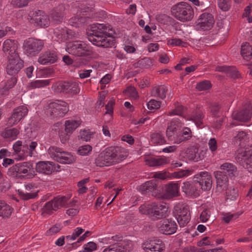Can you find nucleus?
Segmentation results:
<instances>
[{"label": "nucleus", "instance_id": "nucleus-1", "mask_svg": "<svg viewBox=\"0 0 252 252\" xmlns=\"http://www.w3.org/2000/svg\"><path fill=\"white\" fill-rule=\"evenodd\" d=\"M88 39L94 45L108 48L113 44L112 31L110 26L104 24H94L88 32Z\"/></svg>", "mask_w": 252, "mask_h": 252}, {"label": "nucleus", "instance_id": "nucleus-2", "mask_svg": "<svg viewBox=\"0 0 252 252\" xmlns=\"http://www.w3.org/2000/svg\"><path fill=\"white\" fill-rule=\"evenodd\" d=\"M127 156V151L121 147H109L99 154L95 163L99 167L110 166L120 162Z\"/></svg>", "mask_w": 252, "mask_h": 252}, {"label": "nucleus", "instance_id": "nucleus-3", "mask_svg": "<svg viewBox=\"0 0 252 252\" xmlns=\"http://www.w3.org/2000/svg\"><path fill=\"white\" fill-rule=\"evenodd\" d=\"M7 175L17 178L24 176L28 178H32L36 174L32 164L28 162H24L11 166L7 171Z\"/></svg>", "mask_w": 252, "mask_h": 252}, {"label": "nucleus", "instance_id": "nucleus-4", "mask_svg": "<svg viewBox=\"0 0 252 252\" xmlns=\"http://www.w3.org/2000/svg\"><path fill=\"white\" fill-rule=\"evenodd\" d=\"M66 51L69 54L78 57L89 56L94 53L92 47L82 41L68 43L66 45Z\"/></svg>", "mask_w": 252, "mask_h": 252}, {"label": "nucleus", "instance_id": "nucleus-5", "mask_svg": "<svg viewBox=\"0 0 252 252\" xmlns=\"http://www.w3.org/2000/svg\"><path fill=\"white\" fill-rule=\"evenodd\" d=\"M171 12L177 19L182 22L190 21L194 15L193 10L191 5L184 2H179L173 6Z\"/></svg>", "mask_w": 252, "mask_h": 252}, {"label": "nucleus", "instance_id": "nucleus-6", "mask_svg": "<svg viewBox=\"0 0 252 252\" xmlns=\"http://www.w3.org/2000/svg\"><path fill=\"white\" fill-rule=\"evenodd\" d=\"M51 158L62 164H71L75 162V157L71 153L64 151L62 149L51 146L48 150Z\"/></svg>", "mask_w": 252, "mask_h": 252}, {"label": "nucleus", "instance_id": "nucleus-7", "mask_svg": "<svg viewBox=\"0 0 252 252\" xmlns=\"http://www.w3.org/2000/svg\"><path fill=\"white\" fill-rule=\"evenodd\" d=\"M236 159L245 169L252 173V147H240L236 153Z\"/></svg>", "mask_w": 252, "mask_h": 252}, {"label": "nucleus", "instance_id": "nucleus-8", "mask_svg": "<svg viewBox=\"0 0 252 252\" xmlns=\"http://www.w3.org/2000/svg\"><path fill=\"white\" fill-rule=\"evenodd\" d=\"M68 110L69 106L66 102L57 100L49 103L47 109V114L53 118H58L63 117Z\"/></svg>", "mask_w": 252, "mask_h": 252}, {"label": "nucleus", "instance_id": "nucleus-9", "mask_svg": "<svg viewBox=\"0 0 252 252\" xmlns=\"http://www.w3.org/2000/svg\"><path fill=\"white\" fill-rule=\"evenodd\" d=\"M35 169V172L44 175H50L53 173L60 172L61 166L52 161H40L36 163Z\"/></svg>", "mask_w": 252, "mask_h": 252}, {"label": "nucleus", "instance_id": "nucleus-10", "mask_svg": "<svg viewBox=\"0 0 252 252\" xmlns=\"http://www.w3.org/2000/svg\"><path fill=\"white\" fill-rule=\"evenodd\" d=\"M23 66V61L20 59L18 54H14L13 57H7V62L5 68L7 74L17 76Z\"/></svg>", "mask_w": 252, "mask_h": 252}, {"label": "nucleus", "instance_id": "nucleus-11", "mask_svg": "<svg viewBox=\"0 0 252 252\" xmlns=\"http://www.w3.org/2000/svg\"><path fill=\"white\" fill-rule=\"evenodd\" d=\"M28 109L25 106L22 105L15 108L10 116L7 119V125L12 126L22 121L27 115Z\"/></svg>", "mask_w": 252, "mask_h": 252}, {"label": "nucleus", "instance_id": "nucleus-12", "mask_svg": "<svg viewBox=\"0 0 252 252\" xmlns=\"http://www.w3.org/2000/svg\"><path fill=\"white\" fill-rule=\"evenodd\" d=\"M53 89L58 93H65L74 94L80 91L79 85L76 82H58L52 86Z\"/></svg>", "mask_w": 252, "mask_h": 252}, {"label": "nucleus", "instance_id": "nucleus-13", "mask_svg": "<svg viewBox=\"0 0 252 252\" xmlns=\"http://www.w3.org/2000/svg\"><path fill=\"white\" fill-rule=\"evenodd\" d=\"M174 215L181 226L187 224L190 220L189 208L186 206L177 205L174 207Z\"/></svg>", "mask_w": 252, "mask_h": 252}, {"label": "nucleus", "instance_id": "nucleus-14", "mask_svg": "<svg viewBox=\"0 0 252 252\" xmlns=\"http://www.w3.org/2000/svg\"><path fill=\"white\" fill-rule=\"evenodd\" d=\"M67 200V199L65 196L55 197L44 205L43 208V212L46 214H51L53 211L63 207Z\"/></svg>", "mask_w": 252, "mask_h": 252}, {"label": "nucleus", "instance_id": "nucleus-15", "mask_svg": "<svg viewBox=\"0 0 252 252\" xmlns=\"http://www.w3.org/2000/svg\"><path fill=\"white\" fill-rule=\"evenodd\" d=\"M43 45V42L40 40L29 38L25 41L24 47L28 54L35 56L42 50Z\"/></svg>", "mask_w": 252, "mask_h": 252}, {"label": "nucleus", "instance_id": "nucleus-16", "mask_svg": "<svg viewBox=\"0 0 252 252\" xmlns=\"http://www.w3.org/2000/svg\"><path fill=\"white\" fill-rule=\"evenodd\" d=\"M214 23V17L211 14L204 13L200 15L197 20L196 28L198 30H209L213 27Z\"/></svg>", "mask_w": 252, "mask_h": 252}, {"label": "nucleus", "instance_id": "nucleus-17", "mask_svg": "<svg viewBox=\"0 0 252 252\" xmlns=\"http://www.w3.org/2000/svg\"><path fill=\"white\" fill-rule=\"evenodd\" d=\"M182 190L189 196L196 197L200 193L199 183L197 181H186L183 183Z\"/></svg>", "mask_w": 252, "mask_h": 252}, {"label": "nucleus", "instance_id": "nucleus-18", "mask_svg": "<svg viewBox=\"0 0 252 252\" xmlns=\"http://www.w3.org/2000/svg\"><path fill=\"white\" fill-rule=\"evenodd\" d=\"M164 244L159 239H151L145 241L143 244L144 249L147 252H163Z\"/></svg>", "mask_w": 252, "mask_h": 252}, {"label": "nucleus", "instance_id": "nucleus-19", "mask_svg": "<svg viewBox=\"0 0 252 252\" xmlns=\"http://www.w3.org/2000/svg\"><path fill=\"white\" fill-rule=\"evenodd\" d=\"M168 207L165 203H153L152 217L155 219H161L168 215Z\"/></svg>", "mask_w": 252, "mask_h": 252}, {"label": "nucleus", "instance_id": "nucleus-20", "mask_svg": "<svg viewBox=\"0 0 252 252\" xmlns=\"http://www.w3.org/2000/svg\"><path fill=\"white\" fill-rule=\"evenodd\" d=\"M199 178V187L204 190H209L212 188V178L210 173L206 171L201 172L199 175H196Z\"/></svg>", "mask_w": 252, "mask_h": 252}, {"label": "nucleus", "instance_id": "nucleus-21", "mask_svg": "<svg viewBox=\"0 0 252 252\" xmlns=\"http://www.w3.org/2000/svg\"><path fill=\"white\" fill-rule=\"evenodd\" d=\"M18 41L8 39L5 40L2 44V49L3 52L8 57H13L14 54H18L16 51L18 48Z\"/></svg>", "mask_w": 252, "mask_h": 252}, {"label": "nucleus", "instance_id": "nucleus-22", "mask_svg": "<svg viewBox=\"0 0 252 252\" xmlns=\"http://www.w3.org/2000/svg\"><path fill=\"white\" fill-rule=\"evenodd\" d=\"M132 249V244L129 241L110 246L105 249L102 252H128Z\"/></svg>", "mask_w": 252, "mask_h": 252}, {"label": "nucleus", "instance_id": "nucleus-23", "mask_svg": "<svg viewBox=\"0 0 252 252\" xmlns=\"http://www.w3.org/2000/svg\"><path fill=\"white\" fill-rule=\"evenodd\" d=\"M177 225L176 222L172 220L167 219L162 221L159 227V231L166 235H171L176 232Z\"/></svg>", "mask_w": 252, "mask_h": 252}, {"label": "nucleus", "instance_id": "nucleus-24", "mask_svg": "<svg viewBox=\"0 0 252 252\" xmlns=\"http://www.w3.org/2000/svg\"><path fill=\"white\" fill-rule=\"evenodd\" d=\"M183 126V124L178 119L172 120L167 125L166 131L167 137L174 141V136L177 134V131Z\"/></svg>", "mask_w": 252, "mask_h": 252}, {"label": "nucleus", "instance_id": "nucleus-25", "mask_svg": "<svg viewBox=\"0 0 252 252\" xmlns=\"http://www.w3.org/2000/svg\"><path fill=\"white\" fill-rule=\"evenodd\" d=\"M214 174L217 181V191L221 192L225 190L228 188V179L226 176L220 171H215Z\"/></svg>", "mask_w": 252, "mask_h": 252}, {"label": "nucleus", "instance_id": "nucleus-26", "mask_svg": "<svg viewBox=\"0 0 252 252\" xmlns=\"http://www.w3.org/2000/svg\"><path fill=\"white\" fill-rule=\"evenodd\" d=\"M252 113V107L250 104L248 105L246 110L232 114L233 119L240 122H247L250 120Z\"/></svg>", "mask_w": 252, "mask_h": 252}, {"label": "nucleus", "instance_id": "nucleus-27", "mask_svg": "<svg viewBox=\"0 0 252 252\" xmlns=\"http://www.w3.org/2000/svg\"><path fill=\"white\" fill-rule=\"evenodd\" d=\"M140 191L142 194L150 193L153 196L157 194V186L155 180H150L143 184L139 187Z\"/></svg>", "mask_w": 252, "mask_h": 252}, {"label": "nucleus", "instance_id": "nucleus-28", "mask_svg": "<svg viewBox=\"0 0 252 252\" xmlns=\"http://www.w3.org/2000/svg\"><path fill=\"white\" fill-rule=\"evenodd\" d=\"M25 189L27 191L26 193L20 192L21 198L24 200H28L34 198L37 195L38 190L37 188L32 184L28 183L25 185Z\"/></svg>", "mask_w": 252, "mask_h": 252}, {"label": "nucleus", "instance_id": "nucleus-29", "mask_svg": "<svg viewBox=\"0 0 252 252\" xmlns=\"http://www.w3.org/2000/svg\"><path fill=\"white\" fill-rule=\"evenodd\" d=\"M57 60V55L55 52L47 51L40 56L38 62L42 64H51L56 62Z\"/></svg>", "mask_w": 252, "mask_h": 252}, {"label": "nucleus", "instance_id": "nucleus-30", "mask_svg": "<svg viewBox=\"0 0 252 252\" xmlns=\"http://www.w3.org/2000/svg\"><path fill=\"white\" fill-rule=\"evenodd\" d=\"M185 158L189 160L198 161L201 160L203 157L198 153V149L195 147H190L187 149L185 152Z\"/></svg>", "mask_w": 252, "mask_h": 252}, {"label": "nucleus", "instance_id": "nucleus-31", "mask_svg": "<svg viewBox=\"0 0 252 252\" xmlns=\"http://www.w3.org/2000/svg\"><path fill=\"white\" fill-rule=\"evenodd\" d=\"M192 137V133L190 129L187 127H185L182 133L177 134L174 136V143L180 144L182 142L187 141L190 139Z\"/></svg>", "mask_w": 252, "mask_h": 252}, {"label": "nucleus", "instance_id": "nucleus-32", "mask_svg": "<svg viewBox=\"0 0 252 252\" xmlns=\"http://www.w3.org/2000/svg\"><path fill=\"white\" fill-rule=\"evenodd\" d=\"M179 185L176 183H171L166 187L165 197L169 199L179 195Z\"/></svg>", "mask_w": 252, "mask_h": 252}, {"label": "nucleus", "instance_id": "nucleus-33", "mask_svg": "<svg viewBox=\"0 0 252 252\" xmlns=\"http://www.w3.org/2000/svg\"><path fill=\"white\" fill-rule=\"evenodd\" d=\"M51 80L52 79L33 80L28 83L27 87L29 90L44 88L50 85Z\"/></svg>", "mask_w": 252, "mask_h": 252}, {"label": "nucleus", "instance_id": "nucleus-34", "mask_svg": "<svg viewBox=\"0 0 252 252\" xmlns=\"http://www.w3.org/2000/svg\"><path fill=\"white\" fill-rule=\"evenodd\" d=\"M89 17L84 15V14H77L70 18L69 23L72 26L79 27L88 22Z\"/></svg>", "mask_w": 252, "mask_h": 252}, {"label": "nucleus", "instance_id": "nucleus-35", "mask_svg": "<svg viewBox=\"0 0 252 252\" xmlns=\"http://www.w3.org/2000/svg\"><path fill=\"white\" fill-rule=\"evenodd\" d=\"M169 159L166 157L152 158L146 160V164L150 166H161L169 162Z\"/></svg>", "mask_w": 252, "mask_h": 252}, {"label": "nucleus", "instance_id": "nucleus-36", "mask_svg": "<svg viewBox=\"0 0 252 252\" xmlns=\"http://www.w3.org/2000/svg\"><path fill=\"white\" fill-rule=\"evenodd\" d=\"M72 32L66 29H57L54 33L61 41H64L71 36Z\"/></svg>", "mask_w": 252, "mask_h": 252}, {"label": "nucleus", "instance_id": "nucleus-37", "mask_svg": "<svg viewBox=\"0 0 252 252\" xmlns=\"http://www.w3.org/2000/svg\"><path fill=\"white\" fill-rule=\"evenodd\" d=\"M241 55L246 60H250L252 57V48L249 43H243L241 45Z\"/></svg>", "mask_w": 252, "mask_h": 252}, {"label": "nucleus", "instance_id": "nucleus-38", "mask_svg": "<svg viewBox=\"0 0 252 252\" xmlns=\"http://www.w3.org/2000/svg\"><path fill=\"white\" fill-rule=\"evenodd\" d=\"M167 88L164 86H158L154 87L151 91V95L155 97L163 99L166 96Z\"/></svg>", "mask_w": 252, "mask_h": 252}, {"label": "nucleus", "instance_id": "nucleus-39", "mask_svg": "<svg viewBox=\"0 0 252 252\" xmlns=\"http://www.w3.org/2000/svg\"><path fill=\"white\" fill-rule=\"evenodd\" d=\"M81 122L80 120H70L65 122V129L69 133H72L80 125Z\"/></svg>", "mask_w": 252, "mask_h": 252}, {"label": "nucleus", "instance_id": "nucleus-40", "mask_svg": "<svg viewBox=\"0 0 252 252\" xmlns=\"http://www.w3.org/2000/svg\"><path fill=\"white\" fill-rule=\"evenodd\" d=\"M19 134V130L16 128L5 129L2 133L3 137L10 140L15 139Z\"/></svg>", "mask_w": 252, "mask_h": 252}, {"label": "nucleus", "instance_id": "nucleus-41", "mask_svg": "<svg viewBox=\"0 0 252 252\" xmlns=\"http://www.w3.org/2000/svg\"><path fill=\"white\" fill-rule=\"evenodd\" d=\"M12 212V209L4 202L0 201V216L3 218L9 217Z\"/></svg>", "mask_w": 252, "mask_h": 252}, {"label": "nucleus", "instance_id": "nucleus-42", "mask_svg": "<svg viewBox=\"0 0 252 252\" xmlns=\"http://www.w3.org/2000/svg\"><path fill=\"white\" fill-rule=\"evenodd\" d=\"M68 209L66 211V213L69 216H74L77 215L79 210V205L77 201L73 200L68 204Z\"/></svg>", "mask_w": 252, "mask_h": 252}, {"label": "nucleus", "instance_id": "nucleus-43", "mask_svg": "<svg viewBox=\"0 0 252 252\" xmlns=\"http://www.w3.org/2000/svg\"><path fill=\"white\" fill-rule=\"evenodd\" d=\"M151 142L156 145H162L165 143V140L161 133L154 132L151 135Z\"/></svg>", "mask_w": 252, "mask_h": 252}, {"label": "nucleus", "instance_id": "nucleus-44", "mask_svg": "<svg viewBox=\"0 0 252 252\" xmlns=\"http://www.w3.org/2000/svg\"><path fill=\"white\" fill-rule=\"evenodd\" d=\"M220 169L224 173L229 176L233 175L234 173L236 171V168L232 164L230 163H224L220 166Z\"/></svg>", "mask_w": 252, "mask_h": 252}, {"label": "nucleus", "instance_id": "nucleus-45", "mask_svg": "<svg viewBox=\"0 0 252 252\" xmlns=\"http://www.w3.org/2000/svg\"><path fill=\"white\" fill-rule=\"evenodd\" d=\"M225 191V197L226 199L234 200L238 196L237 189L233 187L228 188Z\"/></svg>", "mask_w": 252, "mask_h": 252}, {"label": "nucleus", "instance_id": "nucleus-46", "mask_svg": "<svg viewBox=\"0 0 252 252\" xmlns=\"http://www.w3.org/2000/svg\"><path fill=\"white\" fill-rule=\"evenodd\" d=\"M35 21L41 27H48L50 23L49 17L46 14L38 16L35 18Z\"/></svg>", "mask_w": 252, "mask_h": 252}, {"label": "nucleus", "instance_id": "nucleus-47", "mask_svg": "<svg viewBox=\"0 0 252 252\" xmlns=\"http://www.w3.org/2000/svg\"><path fill=\"white\" fill-rule=\"evenodd\" d=\"M84 231V229L81 227H77L74 230L71 235L66 236V240L67 242H70L75 240L79 235Z\"/></svg>", "mask_w": 252, "mask_h": 252}, {"label": "nucleus", "instance_id": "nucleus-48", "mask_svg": "<svg viewBox=\"0 0 252 252\" xmlns=\"http://www.w3.org/2000/svg\"><path fill=\"white\" fill-rule=\"evenodd\" d=\"M192 173L193 170L191 169L180 170L179 171L174 172L173 176L174 178L179 179L188 177L191 175Z\"/></svg>", "mask_w": 252, "mask_h": 252}, {"label": "nucleus", "instance_id": "nucleus-49", "mask_svg": "<svg viewBox=\"0 0 252 252\" xmlns=\"http://www.w3.org/2000/svg\"><path fill=\"white\" fill-rule=\"evenodd\" d=\"M92 151V147L90 145H85L80 146L77 150V154L80 156H85L88 155Z\"/></svg>", "mask_w": 252, "mask_h": 252}, {"label": "nucleus", "instance_id": "nucleus-50", "mask_svg": "<svg viewBox=\"0 0 252 252\" xmlns=\"http://www.w3.org/2000/svg\"><path fill=\"white\" fill-rule=\"evenodd\" d=\"M167 44L171 46H179L182 47H186L188 43L186 42L183 41L179 38H170L167 40Z\"/></svg>", "mask_w": 252, "mask_h": 252}, {"label": "nucleus", "instance_id": "nucleus-51", "mask_svg": "<svg viewBox=\"0 0 252 252\" xmlns=\"http://www.w3.org/2000/svg\"><path fill=\"white\" fill-rule=\"evenodd\" d=\"M212 87L211 82L208 80H204L197 84L196 88L199 91H205Z\"/></svg>", "mask_w": 252, "mask_h": 252}, {"label": "nucleus", "instance_id": "nucleus-52", "mask_svg": "<svg viewBox=\"0 0 252 252\" xmlns=\"http://www.w3.org/2000/svg\"><path fill=\"white\" fill-rule=\"evenodd\" d=\"M124 93L127 96L132 98L136 99L138 97V94L136 89L133 86L128 87L124 91Z\"/></svg>", "mask_w": 252, "mask_h": 252}, {"label": "nucleus", "instance_id": "nucleus-53", "mask_svg": "<svg viewBox=\"0 0 252 252\" xmlns=\"http://www.w3.org/2000/svg\"><path fill=\"white\" fill-rule=\"evenodd\" d=\"M175 107L174 109L171 110L168 113V115L173 116V115H180L181 116L184 111V108L182 105H180L179 103L176 104L175 105Z\"/></svg>", "mask_w": 252, "mask_h": 252}, {"label": "nucleus", "instance_id": "nucleus-54", "mask_svg": "<svg viewBox=\"0 0 252 252\" xmlns=\"http://www.w3.org/2000/svg\"><path fill=\"white\" fill-rule=\"evenodd\" d=\"M213 240V237H205L203 238L200 241L197 242V245L199 247H203L205 246H214Z\"/></svg>", "mask_w": 252, "mask_h": 252}, {"label": "nucleus", "instance_id": "nucleus-55", "mask_svg": "<svg viewBox=\"0 0 252 252\" xmlns=\"http://www.w3.org/2000/svg\"><path fill=\"white\" fill-rule=\"evenodd\" d=\"M139 211L143 214L149 215L152 217L153 204L147 205H142L140 206Z\"/></svg>", "mask_w": 252, "mask_h": 252}, {"label": "nucleus", "instance_id": "nucleus-56", "mask_svg": "<svg viewBox=\"0 0 252 252\" xmlns=\"http://www.w3.org/2000/svg\"><path fill=\"white\" fill-rule=\"evenodd\" d=\"M11 77L9 79H7L6 82L5 83L4 88L6 90H8L13 88L16 84L17 79V76L11 75Z\"/></svg>", "mask_w": 252, "mask_h": 252}, {"label": "nucleus", "instance_id": "nucleus-57", "mask_svg": "<svg viewBox=\"0 0 252 252\" xmlns=\"http://www.w3.org/2000/svg\"><path fill=\"white\" fill-rule=\"evenodd\" d=\"M203 117L202 113L199 112L196 114L193 115L191 117V119L194 122L196 126L199 127L202 124Z\"/></svg>", "mask_w": 252, "mask_h": 252}, {"label": "nucleus", "instance_id": "nucleus-58", "mask_svg": "<svg viewBox=\"0 0 252 252\" xmlns=\"http://www.w3.org/2000/svg\"><path fill=\"white\" fill-rule=\"evenodd\" d=\"M161 102L155 99H151L147 103V106L149 110H156L160 107Z\"/></svg>", "mask_w": 252, "mask_h": 252}, {"label": "nucleus", "instance_id": "nucleus-59", "mask_svg": "<svg viewBox=\"0 0 252 252\" xmlns=\"http://www.w3.org/2000/svg\"><path fill=\"white\" fill-rule=\"evenodd\" d=\"M231 0H218L219 7L223 11H227L230 7Z\"/></svg>", "mask_w": 252, "mask_h": 252}, {"label": "nucleus", "instance_id": "nucleus-60", "mask_svg": "<svg viewBox=\"0 0 252 252\" xmlns=\"http://www.w3.org/2000/svg\"><path fill=\"white\" fill-rule=\"evenodd\" d=\"M209 150L211 153L214 155L216 153V151L218 149V145L217 140L214 138H211L208 143Z\"/></svg>", "mask_w": 252, "mask_h": 252}, {"label": "nucleus", "instance_id": "nucleus-61", "mask_svg": "<svg viewBox=\"0 0 252 252\" xmlns=\"http://www.w3.org/2000/svg\"><path fill=\"white\" fill-rule=\"evenodd\" d=\"M71 133L68 132L64 128V130L61 131L59 133V136L61 142L63 144L66 143L69 140Z\"/></svg>", "mask_w": 252, "mask_h": 252}, {"label": "nucleus", "instance_id": "nucleus-62", "mask_svg": "<svg viewBox=\"0 0 252 252\" xmlns=\"http://www.w3.org/2000/svg\"><path fill=\"white\" fill-rule=\"evenodd\" d=\"M211 211L210 209H205L201 213L200 216V220L203 222L208 221L210 218Z\"/></svg>", "mask_w": 252, "mask_h": 252}, {"label": "nucleus", "instance_id": "nucleus-63", "mask_svg": "<svg viewBox=\"0 0 252 252\" xmlns=\"http://www.w3.org/2000/svg\"><path fill=\"white\" fill-rule=\"evenodd\" d=\"M92 135V132L90 130H81L80 132V136L82 139L85 141H88L90 140Z\"/></svg>", "mask_w": 252, "mask_h": 252}, {"label": "nucleus", "instance_id": "nucleus-64", "mask_svg": "<svg viewBox=\"0 0 252 252\" xmlns=\"http://www.w3.org/2000/svg\"><path fill=\"white\" fill-rule=\"evenodd\" d=\"M85 252H93L97 249L96 244L93 242H90L84 246Z\"/></svg>", "mask_w": 252, "mask_h": 252}]
</instances>
